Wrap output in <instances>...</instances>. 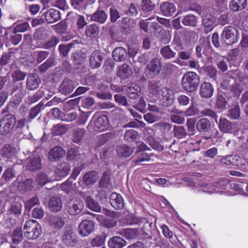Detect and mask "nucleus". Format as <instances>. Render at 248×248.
I'll return each instance as SVG.
<instances>
[{"label": "nucleus", "instance_id": "obj_43", "mask_svg": "<svg viewBox=\"0 0 248 248\" xmlns=\"http://www.w3.org/2000/svg\"><path fill=\"white\" fill-rule=\"evenodd\" d=\"M240 108L238 105L232 106L228 110L227 116L232 120H238L240 118Z\"/></svg>", "mask_w": 248, "mask_h": 248}, {"label": "nucleus", "instance_id": "obj_15", "mask_svg": "<svg viewBox=\"0 0 248 248\" xmlns=\"http://www.w3.org/2000/svg\"><path fill=\"white\" fill-rule=\"evenodd\" d=\"M41 83V79L39 76L36 73H31L28 75L26 86V88L29 91L36 90Z\"/></svg>", "mask_w": 248, "mask_h": 248}, {"label": "nucleus", "instance_id": "obj_26", "mask_svg": "<svg viewBox=\"0 0 248 248\" xmlns=\"http://www.w3.org/2000/svg\"><path fill=\"white\" fill-rule=\"evenodd\" d=\"M113 60L117 62L124 61L127 56L126 49L123 47H116L112 52Z\"/></svg>", "mask_w": 248, "mask_h": 248}, {"label": "nucleus", "instance_id": "obj_6", "mask_svg": "<svg viewBox=\"0 0 248 248\" xmlns=\"http://www.w3.org/2000/svg\"><path fill=\"white\" fill-rule=\"evenodd\" d=\"M84 207L83 201L78 198H73L67 201L64 205L66 212L71 216L80 214Z\"/></svg>", "mask_w": 248, "mask_h": 248}, {"label": "nucleus", "instance_id": "obj_41", "mask_svg": "<svg viewBox=\"0 0 248 248\" xmlns=\"http://www.w3.org/2000/svg\"><path fill=\"white\" fill-rule=\"evenodd\" d=\"M82 155L80 154L79 147L71 148L68 150L67 154V158L70 161H78L81 157Z\"/></svg>", "mask_w": 248, "mask_h": 248}, {"label": "nucleus", "instance_id": "obj_34", "mask_svg": "<svg viewBox=\"0 0 248 248\" xmlns=\"http://www.w3.org/2000/svg\"><path fill=\"white\" fill-rule=\"evenodd\" d=\"M78 44V41H73L67 44H61L58 47V51L61 57H67L71 48L74 47L75 45Z\"/></svg>", "mask_w": 248, "mask_h": 248}, {"label": "nucleus", "instance_id": "obj_45", "mask_svg": "<svg viewBox=\"0 0 248 248\" xmlns=\"http://www.w3.org/2000/svg\"><path fill=\"white\" fill-rule=\"evenodd\" d=\"M16 148L11 144H5L1 149L0 154L3 157L10 158L15 155Z\"/></svg>", "mask_w": 248, "mask_h": 248}, {"label": "nucleus", "instance_id": "obj_10", "mask_svg": "<svg viewBox=\"0 0 248 248\" xmlns=\"http://www.w3.org/2000/svg\"><path fill=\"white\" fill-rule=\"evenodd\" d=\"M95 223L92 219L83 220L79 224L78 231L82 236H87L93 232L95 230Z\"/></svg>", "mask_w": 248, "mask_h": 248}, {"label": "nucleus", "instance_id": "obj_16", "mask_svg": "<svg viewBox=\"0 0 248 248\" xmlns=\"http://www.w3.org/2000/svg\"><path fill=\"white\" fill-rule=\"evenodd\" d=\"M167 88L164 86L160 80H153L149 82L148 90L150 93L156 97L159 95Z\"/></svg>", "mask_w": 248, "mask_h": 248}, {"label": "nucleus", "instance_id": "obj_36", "mask_svg": "<svg viewBox=\"0 0 248 248\" xmlns=\"http://www.w3.org/2000/svg\"><path fill=\"white\" fill-rule=\"evenodd\" d=\"M140 88L139 85L132 84L126 90L127 96L131 99H136L140 95Z\"/></svg>", "mask_w": 248, "mask_h": 248}, {"label": "nucleus", "instance_id": "obj_63", "mask_svg": "<svg viewBox=\"0 0 248 248\" xmlns=\"http://www.w3.org/2000/svg\"><path fill=\"white\" fill-rule=\"evenodd\" d=\"M53 28L57 33L63 34L66 31L67 25L65 21L62 20L59 23L53 25Z\"/></svg>", "mask_w": 248, "mask_h": 248}, {"label": "nucleus", "instance_id": "obj_21", "mask_svg": "<svg viewBox=\"0 0 248 248\" xmlns=\"http://www.w3.org/2000/svg\"><path fill=\"white\" fill-rule=\"evenodd\" d=\"M196 127L200 133L205 134L211 132L212 124L208 119L203 118L198 121L196 124Z\"/></svg>", "mask_w": 248, "mask_h": 248}, {"label": "nucleus", "instance_id": "obj_39", "mask_svg": "<svg viewBox=\"0 0 248 248\" xmlns=\"http://www.w3.org/2000/svg\"><path fill=\"white\" fill-rule=\"evenodd\" d=\"M247 5V0H231L229 7L232 11L237 12L245 8Z\"/></svg>", "mask_w": 248, "mask_h": 248}, {"label": "nucleus", "instance_id": "obj_18", "mask_svg": "<svg viewBox=\"0 0 248 248\" xmlns=\"http://www.w3.org/2000/svg\"><path fill=\"white\" fill-rule=\"evenodd\" d=\"M216 17L209 13L204 14L202 16V25L204 32L207 33L212 31L214 28Z\"/></svg>", "mask_w": 248, "mask_h": 248}, {"label": "nucleus", "instance_id": "obj_49", "mask_svg": "<svg viewBox=\"0 0 248 248\" xmlns=\"http://www.w3.org/2000/svg\"><path fill=\"white\" fill-rule=\"evenodd\" d=\"M43 103L40 102L31 108L29 110V114L27 116V118L30 121L31 123L40 113L41 110L43 108Z\"/></svg>", "mask_w": 248, "mask_h": 248}, {"label": "nucleus", "instance_id": "obj_23", "mask_svg": "<svg viewBox=\"0 0 248 248\" xmlns=\"http://www.w3.org/2000/svg\"><path fill=\"white\" fill-rule=\"evenodd\" d=\"M109 202L112 207L116 210L122 209L124 206L122 196L115 192L111 193L110 195Z\"/></svg>", "mask_w": 248, "mask_h": 248}, {"label": "nucleus", "instance_id": "obj_33", "mask_svg": "<svg viewBox=\"0 0 248 248\" xmlns=\"http://www.w3.org/2000/svg\"><path fill=\"white\" fill-rule=\"evenodd\" d=\"M108 124V117L105 115H102L99 117L95 121L94 129L95 131H103L107 129Z\"/></svg>", "mask_w": 248, "mask_h": 248}, {"label": "nucleus", "instance_id": "obj_7", "mask_svg": "<svg viewBox=\"0 0 248 248\" xmlns=\"http://www.w3.org/2000/svg\"><path fill=\"white\" fill-rule=\"evenodd\" d=\"M16 124V119L14 115H5L0 121V134L6 136L11 133Z\"/></svg>", "mask_w": 248, "mask_h": 248}, {"label": "nucleus", "instance_id": "obj_54", "mask_svg": "<svg viewBox=\"0 0 248 248\" xmlns=\"http://www.w3.org/2000/svg\"><path fill=\"white\" fill-rule=\"evenodd\" d=\"M27 76V73L19 69L14 70L11 74L12 83L20 82L24 80Z\"/></svg>", "mask_w": 248, "mask_h": 248}, {"label": "nucleus", "instance_id": "obj_1", "mask_svg": "<svg viewBox=\"0 0 248 248\" xmlns=\"http://www.w3.org/2000/svg\"><path fill=\"white\" fill-rule=\"evenodd\" d=\"M200 82L199 75L194 72H187L183 76L181 86L187 93H193L198 88Z\"/></svg>", "mask_w": 248, "mask_h": 248}, {"label": "nucleus", "instance_id": "obj_24", "mask_svg": "<svg viewBox=\"0 0 248 248\" xmlns=\"http://www.w3.org/2000/svg\"><path fill=\"white\" fill-rule=\"evenodd\" d=\"M71 170V166L66 162L59 163L55 169V174L59 177L63 178L67 176Z\"/></svg>", "mask_w": 248, "mask_h": 248}, {"label": "nucleus", "instance_id": "obj_59", "mask_svg": "<svg viewBox=\"0 0 248 248\" xmlns=\"http://www.w3.org/2000/svg\"><path fill=\"white\" fill-rule=\"evenodd\" d=\"M110 172L109 170H106L103 173L98 183L100 187L105 188L107 187L110 181Z\"/></svg>", "mask_w": 248, "mask_h": 248}, {"label": "nucleus", "instance_id": "obj_35", "mask_svg": "<svg viewBox=\"0 0 248 248\" xmlns=\"http://www.w3.org/2000/svg\"><path fill=\"white\" fill-rule=\"evenodd\" d=\"M109 248H123L126 245L125 240L120 236H113L108 241Z\"/></svg>", "mask_w": 248, "mask_h": 248}, {"label": "nucleus", "instance_id": "obj_37", "mask_svg": "<svg viewBox=\"0 0 248 248\" xmlns=\"http://www.w3.org/2000/svg\"><path fill=\"white\" fill-rule=\"evenodd\" d=\"M99 32V27L95 24H92L86 27L85 35L88 38H96L98 37Z\"/></svg>", "mask_w": 248, "mask_h": 248}, {"label": "nucleus", "instance_id": "obj_4", "mask_svg": "<svg viewBox=\"0 0 248 248\" xmlns=\"http://www.w3.org/2000/svg\"><path fill=\"white\" fill-rule=\"evenodd\" d=\"M25 94L26 89L22 82L13 83L11 95H13L14 100L10 101V105L13 107H17L22 101Z\"/></svg>", "mask_w": 248, "mask_h": 248}, {"label": "nucleus", "instance_id": "obj_8", "mask_svg": "<svg viewBox=\"0 0 248 248\" xmlns=\"http://www.w3.org/2000/svg\"><path fill=\"white\" fill-rule=\"evenodd\" d=\"M148 150H150V149L143 142H138L137 150L132 157V163L138 164L149 160L150 157L148 154L145 152Z\"/></svg>", "mask_w": 248, "mask_h": 248}, {"label": "nucleus", "instance_id": "obj_53", "mask_svg": "<svg viewBox=\"0 0 248 248\" xmlns=\"http://www.w3.org/2000/svg\"><path fill=\"white\" fill-rule=\"evenodd\" d=\"M86 130L84 128H78L74 131L73 141L74 142L79 144L83 140Z\"/></svg>", "mask_w": 248, "mask_h": 248}, {"label": "nucleus", "instance_id": "obj_30", "mask_svg": "<svg viewBox=\"0 0 248 248\" xmlns=\"http://www.w3.org/2000/svg\"><path fill=\"white\" fill-rule=\"evenodd\" d=\"M86 207L91 211L97 213H101L102 208L99 203L91 196L85 198Z\"/></svg>", "mask_w": 248, "mask_h": 248}, {"label": "nucleus", "instance_id": "obj_51", "mask_svg": "<svg viewBox=\"0 0 248 248\" xmlns=\"http://www.w3.org/2000/svg\"><path fill=\"white\" fill-rule=\"evenodd\" d=\"M86 58V54L81 51H76L72 54V59L75 64L80 65L83 63Z\"/></svg>", "mask_w": 248, "mask_h": 248}, {"label": "nucleus", "instance_id": "obj_19", "mask_svg": "<svg viewBox=\"0 0 248 248\" xmlns=\"http://www.w3.org/2000/svg\"><path fill=\"white\" fill-rule=\"evenodd\" d=\"M214 92L213 86L210 82L204 81L200 86L199 93L200 96L203 98L211 97Z\"/></svg>", "mask_w": 248, "mask_h": 248}, {"label": "nucleus", "instance_id": "obj_12", "mask_svg": "<svg viewBox=\"0 0 248 248\" xmlns=\"http://www.w3.org/2000/svg\"><path fill=\"white\" fill-rule=\"evenodd\" d=\"M63 243L68 247H74L77 243V236L72 229L66 227L62 238Z\"/></svg>", "mask_w": 248, "mask_h": 248}, {"label": "nucleus", "instance_id": "obj_50", "mask_svg": "<svg viewBox=\"0 0 248 248\" xmlns=\"http://www.w3.org/2000/svg\"><path fill=\"white\" fill-rule=\"evenodd\" d=\"M23 238L22 230L20 227H17L13 231L12 240L14 244H19L23 241Z\"/></svg>", "mask_w": 248, "mask_h": 248}, {"label": "nucleus", "instance_id": "obj_61", "mask_svg": "<svg viewBox=\"0 0 248 248\" xmlns=\"http://www.w3.org/2000/svg\"><path fill=\"white\" fill-rule=\"evenodd\" d=\"M67 127L66 125L59 124L53 126L52 129V134L55 135H61L66 132Z\"/></svg>", "mask_w": 248, "mask_h": 248}, {"label": "nucleus", "instance_id": "obj_47", "mask_svg": "<svg viewBox=\"0 0 248 248\" xmlns=\"http://www.w3.org/2000/svg\"><path fill=\"white\" fill-rule=\"evenodd\" d=\"M117 152L120 156L127 157L133 153L134 148L126 145H120L117 147Z\"/></svg>", "mask_w": 248, "mask_h": 248}, {"label": "nucleus", "instance_id": "obj_52", "mask_svg": "<svg viewBox=\"0 0 248 248\" xmlns=\"http://www.w3.org/2000/svg\"><path fill=\"white\" fill-rule=\"evenodd\" d=\"M120 234L126 239H135L138 236V230L135 229L127 228L121 231Z\"/></svg>", "mask_w": 248, "mask_h": 248}, {"label": "nucleus", "instance_id": "obj_28", "mask_svg": "<svg viewBox=\"0 0 248 248\" xmlns=\"http://www.w3.org/2000/svg\"><path fill=\"white\" fill-rule=\"evenodd\" d=\"M217 123L218 128L221 131L225 133H231L232 132L234 124L227 118L221 117Z\"/></svg>", "mask_w": 248, "mask_h": 248}, {"label": "nucleus", "instance_id": "obj_57", "mask_svg": "<svg viewBox=\"0 0 248 248\" xmlns=\"http://www.w3.org/2000/svg\"><path fill=\"white\" fill-rule=\"evenodd\" d=\"M60 41V38L54 36L52 37L51 39L44 43L42 45V47L46 49L54 48Z\"/></svg>", "mask_w": 248, "mask_h": 248}, {"label": "nucleus", "instance_id": "obj_11", "mask_svg": "<svg viewBox=\"0 0 248 248\" xmlns=\"http://www.w3.org/2000/svg\"><path fill=\"white\" fill-rule=\"evenodd\" d=\"M161 105L163 107L169 108L171 107L175 101V94L173 91L169 87L166 89L157 97H161Z\"/></svg>", "mask_w": 248, "mask_h": 248}, {"label": "nucleus", "instance_id": "obj_14", "mask_svg": "<svg viewBox=\"0 0 248 248\" xmlns=\"http://www.w3.org/2000/svg\"><path fill=\"white\" fill-rule=\"evenodd\" d=\"M41 159L39 156L31 155L27 160L26 168L30 171H36L42 169Z\"/></svg>", "mask_w": 248, "mask_h": 248}, {"label": "nucleus", "instance_id": "obj_31", "mask_svg": "<svg viewBox=\"0 0 248 248\" xmlns=\"http://www.w3.org/2000/svg\"><path fill=\"white\" fill-rule=\"evenodd\" d=\"M181 22L185 26L196 27L198 23V17L193 14H187L182 17Z\"/></svg>", "mask_w": 248, "mask_h": 248}, {"label": "nucleus", "instance_id": "obj_5", "mask_svg": "<svg viewBox=\"0 0 248 248\" xmlns=\"http://www.w3.org/2000/svg\"><path fill=\"white\" fill-rule=\"evenodd\" d=\"M162 63L161 60L154 58L146 66L145 74L148 78H153L157 76L162 69Z\"/></svg>", "mask_w": 248, "mask_h": 248}, {"label": "nucleus", "instance_id": "obj_64", "mask_svg": "<svg viewBox=\"0 0 248 248\" xmlns=\"http://www.w3.org/2000/svg\"><path fill=\"white\" fill-rule=\"evenodd\" d=\"M114 60H112L111 58H108L105 60L104 63V68L105 72L107 73H110L113 71L115 63Z\"/></svg>", "mask_w": 248, "mask_h": 248}, {"label": "nucleus", "instance_id": "obj_29", "mask_svg": "<svg viewBox=\"0 0 248 248\" xmlns=\"http://www.w3.org/2000/svg\"><path fill=\"white\" fill-rule=\"evenodd\" d=\"M62 202L60 197L53 196L51 197L48 202V207L53 212H58L62 208Z\"/></svg>", "mask_w": 248, "mask_h": 248}, {"label": "nucleus", "instance_id": "obj_2", "mask_svg": "<svg viewBox=\"0 0 248 248\" xmlns=\"http://www.w3.org/2000/svg\"><path fill=\"white\" fill-rule=\"evenodd\" d=\"M239 31L233 26H228L224 28L221 34V44L231 45L238 41Z\"/></svg>", "mask_w": 248, "mask_h": 248}, {"label": "nucleus", "instance_id": "obj_40", "mask_svg": "<svg viewBox=\"0 0 248 248\" xmlns=\"http://www.w3.org/2000/svg\"><path fill=\"white\" fill-rule=\"evenodd\" d=\"M227 103L228 101L223 94L218 93L217 94L215 104V108L223 111L226 108Z\"/></svg>", "mask_w": 248, "mask_h": 248}, {"label": "nucleus", "instance_id": "obj_17", "mask_svg": "<svg viewBox=\"0 0 248 248\" xmlns=\"http://www.w3.org/2000/svg\"><path fill=\"white\" fill-rule=\"evenodd\" d=\"M76 85L74 81L66 78L62 82L59 87V90L62 94H63L65 95H69L73 92Z\"/></svg>", "mask_w": 248, "mask_h": 248}, {"label": "nucleus", "instance_id": "obj_55", "mask_svg": "<svg viewBox=\"0 0 248 248\" xmlns=\"http://www.w3.org/2000/svg\"><path fill=\"white\" fill-rule=\"evenodd\" d=\"M55 62L52 57H49L43 63L39 66V71L40 73H46L50 68L55 65Z\"/></svg>", "mask_w": 248, "mask_h": 248}, {"label": "nucleus", "instance_id": "obj_38", "mask_svg": "<svg viewBox=\"0 0 248 248\" xmlns=\"http://www.w3.org/2000/svg\"><path fill=\"white\" fill-rule=\"evenodd\" d=\"M22 210V205L20 202H15L11 204L7 210L8 215L18 217L21 215Z\"/></svg>", "mask_w": 248, "mask_h": 248}, {"label": "nucleus", "instance_id": "obj_20", "mask_svg": "<svg viewBox=\"0 0 248 248\" xmlns=\"http://www.w3.org/2000/svg\"><path fill=\"white\" fill-rule=\"evenodd\" d=\"M65 155L64 150L61 146H57L52 148L48 152V159L52 161H57L62 158Z\"/></svg>", "mask_w": 248, "mask_h": 248}, {"label": "nucleus", "instance_id": "obj_25", "mask_svg": "<svg viewBox=\"0 0 248 248\" xmlns=\"http://www.w3.org/2000/svg\"><path fill=\"white\" fill-rule=\"evenodd\" d=\"M160 10L164 16H172L175 13L176 7L173 3L166 1L160 5Z\"/></svg>", "mask_w": 248, "mask_h": 248}, {"label": "nucleus", "instance_id": "obj_58", "mask_svg": "<svg viewBox=\"0 0 248 248\" xmlns=\"http://www.w3.org/2000/svg\"><path fill=\"white\" fill-rule=\"evenodd\" d=\"M49 181L48 177L46 173L40 171L37 174L35 178V183L38 185L42 186Z\"/></svg>", "mask_w": 248, "mask_h": 248}, {"label": "nucleus", "instance_id": "obj_48", "mask_svg": "<svg viewBox=\"0 0 248 248\" xmlns=\"http://www.w3.org/2000/svg\"><path fill=\"white\" fill-rule=\"evenodd\" d=\"M133 28L131 21L128 18H123L121 21L120 28L121 31L125 35L131 32Z\"/></svg>", "mask_w": 248, "mask_h": 248}, {"label": "nucleus", "instance_id": "obj_27", "mask_svg": "<svg viewBox=\"0 0 248 248\" xmlns=\"http://www.w3.org/2000/svg\"><path fill=\"white\" fill-rule=\"evenodd\" d=\"M89 17H90L91 21L99 24H104L108 19V15L104 10L98 9L95 12L90 15Z\"/></svg>", "mask_w": 248, "mask_h": 248}, {"label": "nucleus", "instance_id": "obj_13", "mask_svg": "<svg viewBox=\"0 0 248 248\" xmlns=\"http://www.w3.org/2000/svg\"><path fill=\"white\" fill-rule=\"evenodd\" d=\"M105 56V54L99 50L93 51L91 53L89 58V64L91 68L92 69H95L100 67Z\"/></svg>", "mask_w": 248, "mask_h": 248}, {"label": "nucleus", "instance_id": "obj_32", "mask_svg": "<svg viewBox=\"0 0 248 248\" xmlns=\"http://www.w3.org/2000/svg\"><path fill=\"white\" fill-rule=\"evenodd\" d=\"M132 73V70L130 66L127 64L124 63L120 66L117 72V76L121 79L124 80L131 77Z\"/></svg>", "mask_w": 248, "mask_h": 248}, {"label": "nucleus", "instance_id": "obj_3", "mask_svg": "<svg viewBox=\"0 0 248 248\" xmlns=\"http://www.w3.org/2000/svg\"><path fill=\"white\" fill-rule=\"evenodd\" d=\"M24 234L28 239L34 240L38 238L41 234L40 225L35 220L27 221L23 227Z\"/></svg>", "mask_w": 248, "mask_h": 248}, {"label": "nucleus", "instance_id": "obj_9", "mask_svg": "<svg viewBox=\"0 0 248 248\" xmlns=\"http://www.w3.org/2000/svg\"><path fill=\"white\" fill-rule=\"evenodd\" d=\"M98 173L95 170L86 172L80 179L78 184L83 188L92 187L98 180Z\"/></svg>", "mask_w": 248, "mask_h": 248}, {"label": "nucleus", "instance_id": "obj_22", "mask_svg": "<svg viewBox=\"0 0 248 248\" xmlns=\"http://www.w3.org/2000/svg\"><path fill=\"white\" fill-rule=\"evenodd\" d=\"M43 16L48 24L55 23L61 19L60 12L56 9L51 8L44 12Z\"/></svg>", "mask_w": 248, "mask_h": 248}, {"label": "nucleus", "instance_id": "obj_60", "mask_svg": "<svg viewBox=\"0 0 248 248\" xmlns=\"http://www.w3.org/2000/svg\"><path fill=\"white\" fill-rule=\"evenodd\" d=\"M15 171L12 168H8L4 170L2 174L1 179L6 182H9L15 177Z\"/></svg>", "mask_w": 248, "mask_h": 248}, {"label": "nucleus", "instance_id": "obj_62", "mask_svg": "<svg viewBox=\"0 0 248 248\" xmlns=\"http://www.w3.org/2000/svg\"><path fill=\"white\" fill-rule=\"evenodd\" d=\"M155 4L153 0H142L141 10L146 12L152 11L155 8Z\"/></svg>", "mask_w": 248, "mask_h": 248}, {"label": "nucleus", "instance_id": "obj_56", "mask_svg": "<svg viewBox=\"0 0 248 248\" xmlns=\"http://www.w3.org/2000/svg\"><path fill=\"white\" fill-rule=\"evenodd\" d=\"M174 136L177 139L185 138L187 133L186 128L183 126L174 125L173 127Z\"/></svg>", "mask_w": 248, "mask_h": 248}, {"label": "nucleus", "instance_id": "obj_46", "mask_svg": "<svg viewBox=\"0 0 248 248\" xmlns=\"http://www.w3.org/2000/svg\"><path fill=\"white\" fill-rule=\"evenodd\" d=\"M160 54L165 59L170 60L174 58L176 52L170 48L169 45L166 46L160 49Z\"/></svg>", "mask_w": 248, "mask_h": 248}, {"label": "nucleus", "instance_id": "obj_42", "mask_svg": "<svg viewBox=\"0 0 248 248\" xmlns=\"http://www.w3.org/2000/svg\"><path fill=\"white\" fill-rule=\"evenodd\" d=\"M139 138L138 132L132 129L126 130L124 135V140L128 142L137 141Z\"/></svg>", "mask_w": 248, "mask_h": 248}, {"label": "nucleus", "instance_id": "obj_44", "mask_svg": "<svg viewBox=\"0 0 248 248\" xmlns=\"http://www.w3.org/2000/svg\"><path fill=\"white\" fill-rule=\"evenodd\" d=\"M180 51L178 52V57L177 59L174 61V63H177L180 65H182V62L180 59L182 60H187L191 57V53L189 50H185L183 47L180 48Z\"/></svg>", "mask_w": 248, "mask_h": 248}]
</instances>
